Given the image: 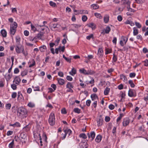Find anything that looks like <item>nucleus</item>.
Wrapping results in <instances>:
<instances>
[{"instance_id": "nucleus-1", "label": "nucleus", "mask_w": 148, "mask_h": 148, "mask_svg": "<svg viewBox=\"0 0 148 148\" xmlns=\"http://www.w3.org/2000/svg\"><path fill=\"white\" fill-rule=\"evenodd\" d=\"M27 112V110L22 107L18 108L17 110V115L18 116L22 117L23 116L26 115Z\"/></svg>"}, {"instance_id": "nucleus-2", "label": "nucleus", "mask_w": 148, "mask_h": 148, "mask_svg": "<svg viewBox=\"0 0 148 148\" xmlns=\"http://www.w3.org/2000/svg\"><path fill=\"white\" fill-rule=\"evenodd\" d=\"M49 122L50 125L53 126L55 123V118L54 114L53 113H51L50 114L49 119Z\"/></svg>"}, {"instance_id": "nucleus-3", "label": "nucleus", "mask_w": 148, "mask_h": 148, "mask_svg": "<svg viewBox=\"0 0 148 148\" xmlns=\"http://www.w3.org/2000/svg\"><path fill=\"white\" fill-rule=\"evenodd\" d=\"M23 48L24 47L22 45L20 46H19L18 45H16L15 48V51L16 53L18 54L22 53V51L23 50Z\"/></svg>"}, {"instance_id": "nucleus-4", "label": "nucleus", "mask_w": 148, "mask_h": 148, "mask_svg": "<svg viewBox=\"0 0 148 148\" xmlns=\"http://www.w3.org/2000/svg\"><path fill=\"white\" fill-rule=\"evenodd\" d=\"M128 95L130 97L136 96V93L135 90L132 89H130L128 91Z\"/></svg>"}, {"instance_id": "nucleus-5", "label": "nucleus", "mask_w": 148, "mask_h": 148, "mask_svg": "<svg viewBox=\"0 0 148 148\" xmlns=\"http://www.w3.org/2000/svg\"><path fill=\"white\" fill-rule=\"evenodd\" d=\"M121 3L122 5H127V6H130L131 2L129 0H121Z\"/></svg>"}, {"instance_id": "nucleus-6", "label": "nucleus", "mask_w": 148, "mask_h": 148, "mask_svg": "<svg viewBox=\"0 0 148 148\" xmlns=\"http://www.w3.org/2000/svg\"><path fill=\"white\" fill-rule=\"evenodd\" d=\"M21 81V79L20 77L18 76H17L14 78L13 82L15 84L18 85L20 83Z\"/></svg>"}, {"instance_id": "nucleus-7", "label": "nucleus", "mask_w": 148, "mask_h": 148, "mask_svg": "<svg viewBox=\"0 0 148 148\" xmlns=\"http://www.w3.org/2000/svg\"><path fill=\"white\" fill-rule=\"evenodd\" d=\"M87 135L89 138H90V137L91 138V141H92L95 137V134L94 132L92 131L90 132V134L89 133H88Z\"/></svg>"}, {"instance_id": "nucleus-8", "label": "nucleus", "mask_w": 148, "mask_h": 148, "mask_svg": "<svg viewBox=\"0 0 148 148\" xmlns=\"http://www.w3.org/2000/svg\"><path fill=\"white\" fill-rule=\"evenodd\" d=\"M103 119L101 117H99L97 119V125L98 126L101 125L103 124Z\"/></svg>"}, {"instance_id": "nucleus-9", "label": "nucleus", "mask_w": 148, "mask_h": 148, "mask_svg": "<svg viewBox=\"0 0 148 148\" xmlns=\"http://www.w3.org/2000/svg\"><path fill=\"white\" fill-rule=\"evenodd\" d=\"M130 122V120L128 118L124 119L123 122V126H126L128 125Z\"/></svg>"}, {"instance_id": "nucleus-10", "label": "nucleus", "mask_w": 148, "mask_h": 148, "mask_svg": "<svg viewBox=\"0 0 148 148\" xmlns=\"http://www.w3.org/2000/svg\"><path fill=\"white\" fill-rule=\"evenodd\" d=\"M20 136L22 139H23L24 140L22 143H25L26 142V135L25 133H21L20 134Z\"/></svg>"}, {"instance_id": "nucleus-11", "label": "nucleus", "mask_w": 148, "mask_h": 148, "mask_svg": "<svg viewBox=\"0 0 148 148\" xmlns=\"http://www.w3.org/2000/svg\"><path fill=\"white\" fill-rule=\"evenodd\" d=\"M90 97L92 101H95L96 100V101H97L98 100V97L95 94H92Z\"/></svg>"}, {"instance_id": "nucleus-12", "label": "nucleus", "mask_w": 148, "mask_h": 148, "mask_svg": "<svg viewBox=\"0 0 148 148\" xmlns=\"http://www.w3.org/2000/svg\"><path fill=\"white\" fill-rule=\"evenodd\" d=\"M64 133L67 135L68 136H69L72 133V131L68 129H66L64 130Z\"/></svg>"}, {"instance_id": "nucleus-13", "label": "nucleus", "mask_w": 148, "mask_h": 148, "mask_svg": "<svg viewBox=\"0 0 148 148\" xmlns=\"http://www.w3.org/2000/svg\"><path fill=\"white\" fill-rule=\"evenodd\" d=\"M76 70L74 68H73L71 71H70L69 73L72 76H74L76 73Z\"/></svg>"}, {"instance_id": "nucleus-14", "label": "nucleus", "mask_w": 148, "mask_h": 148, "mask_svg": "<svg viewBox=\"0 0 148 148\" xmlns=\"http://www.w3.org/2000/svg\"><path fill=\"white\" fill-rule=\"evenodd\" d=\"M102 137L100 135H98L95 138V141L98 143H99L101 140Z\"/></svg>"}, {"instance_id": "nucleus-15", "label": "nucleus", "mask_w": 148, "mask_h": 148, "mask_svg": "<svg viewBox=\"0 0 148 148\" xmlns=\"http://www.w3.org/2000/svg\"><path fill=\"white\" fill-rule=\"evenodd\" d=\"M47 47L45 45H42L39 47V50L41 52H43L45 51Z\"/></svg>"}, {"instance_id": "nucleus-16", "label": "nucleus", "mask_w": 148, "mask_h": 148, "mask_svg": "<svg viewBox=\"0 0 148 148\" xmlns=\"http://www.w3.org/2000/svg\"><path fill=\"white\" fill-rule=\"evenodd\" d=\"M58 84L60 85H62L64 83V81L63 79L61 78L57 79Z\"/></svg>"}, {"instance_id": "nucleus-17", "label": "nucleus", "mask_w": 148, "mask_h": 148, "mask_svg": "<svg viewBox=\"0 0 148 148\" xmlns=\"http://www.w3.org/2000/svg\"><path fill=\"white\" fill-rule=\"evenodd\" d=\"M12 75L9 73H7L5 76V78L7 81L9 80L12 77Z\"/></svg>"}, {"instance_id": "nucleus-18", "label": "nucleus", "mask_w": 148, "mask_h": 148, "mask_svg": "<svg viewBox=\"0 0 148 148\" xmlns=\"http://www.w3.org/2000/svg\"><path fill=\"white\" fill-rule=\"evenodd\" d=\"M17 26V23L16 22H14L13 23L11 24L10 26V28L16 29Z\"/></svg>"}, {"instance_id": "nucleus-19", "label": "nucleus", "mask_w": 148, "mask_h": 148, "mask_svg": "<svg viewBox=\"0 0 148 148\" xmlns=\"http://www.w3.org/2000/svg\"><path fill=\"white\" fill-rule=\"evenodd\" d=\"M10 126H13L14 127H20V123L18 122H16L14 124H11L10 125Z\"/></svg>"}, {"instance_id": "nucleus-20", "label": "nucleus", "mask_w": 148, "mask_h": 148, "mask_svg": "<svg viewBox=\"0 0 148 148\" xmlns=\"http://www.w3.org/2000/svg\"><path fill=\"white\" fill-rule=\"evenodd\" d=\"M1 33L2 36L4 37H5L7 36V32L5 29H3L1 31Z\"/></svg>"}, {"instance_id": "nucleus-21", "label": "nucleus", "mask_w": 148, "mask_h": 148, "mask_svg": "<svg viewBox=\"0 0 148 148\" xmlns=\"http://www.w3.org/2000/svg\"><path fill=\"white\" fill-rule=\"evenodd\" d=\"M117 60V56H116L115 53L113 54V57L112 58V63L113 64H114V62H116Z\"/></svg>"}, {"instance_id": "nucleus-22", "label": "nucleus", "mask_w": 148, "mask_h": 148, "mask_svg": "<svg viewBox=\"0 0 148 148\" xmlns=\"http://www.w3.org/2000/svg\"><path fill=\"white\" fill-rule=\"evenodd\" d=\"M110 91V89L108 87H106L104 91V94L105 95H107Z\"/></svg>"}, {"instance_id": "nucleus-23", "label": "nucleus", "mask_w": 148, "mask_h": 148, "mask_svg": "<svg viewBox=\"0 0 148 148\" xmlns=\"http://www.w3.org/2000/svg\"><path fill=\"white\" fill-rule=\"evenodd\" d=\"M91 6V8H92L94 10L97 9L99 8V6L96 4H93Z\"/></svg>"}, {"instance_id": "nucleus-24", "label": "nucleus", "mask_w": 148, "mask_h": 148, "mask_svg": "<svg viewBox=\"0 0 148 148\" xmlns=\"http://www.w3.org/2000/svg\"><path fill=\"white\" fill-rule=\"evenodd\" d=\"M109 20V16L108 15H106L104 16V21L105 23H107L108 22Z\"/></svg>"}, {"instance_id": "nucleus-25", "label": "nucleus", "mask_w": 148, "mask_h": 148, "mask_svg": "<svg viewBox=\"0 0 148 148\" xmlns=\"http://www.w3.org/2000/svg\"><path fill=\"white\" fill-rule=\"evenodd\" d=\"M66 87L68 88H73V86L71 83L69 82L66 84Z\"/></svg>"}, {"instance_id": "nucleus-26", "label": "nucleus", "mask_w": 148, "mask_h": 148, "mask_svg": "<svg viewBox=\"0 0 148 148\" xmlns=\"http://www.w3.org/2000/svg\"><path fill=\"white\" fill-rule=\"evenodd\" d=\"M120 77L121 79L122 80L123 82H125L127 80V77L125 75H121Z\"/></svg>"}, {"instance_id": "nucleus-27", "label": "nucleus", "mask_w": 148, "mask_h": 148, "mask_svg": "<svg viewBox=\"0 0 148 148\" xmlns=\"http://www.w3.org/2000/svg\"><path fill=\"white\" fill-rule=\"evenodd\" d=\"M89 27L92 28V29L93 30L95 29L96 28L95 26L93 23H90L88 24Z\"/></svg>"}, {"instance_id": "nucleus-28", "label": "nucleus", "mask_w": 148, "mask_h": 148, "mask_svg": "<svg viewBox=\"0 0 148 148\" xmlns=\"http://www.w3.org/2000/svg\"><path fill=\"white\" fill-rule=\"evenodd\" d=\"M133 29V35L134 36L136 35L138 33V30L135 27H134Z\"/></svg>"}, {"instance_id": "nucleus-29", "label": "nucleus", "mask_w": 148, "mask_h": 148, "mask_svg": "<svg viewBox=\"0 0 148 148\" xmlns=\"http://www.w3.org/2000/svg\"><path fill=\"white\" fill-rule=\"evenodd\" d=\"M16 29H12V28H10V33L11 34H12L13 35L15 34L16 32Z\"/></svg>"}, {"instance_id": "nucleus-30", "label": "nucleus", "mask_w": 148, "mask_h": 148, "mask_svg": "<svg viewBox=\"0 0 148 148\" xmlns=\"http://www.w3.org/2000/svg\"><path fill=\"white\" fill-rule=\"evenodd\" d=\"M103 52V51L102 49L99 48L98 52V54L100 56H101L102 55Z\"/></svg>"}, {"instance_id": "nucleus-31", "label": "nucleus", "mask_w": 148, "mask_h": 148, "mask_svg": "<svg viewBox=\"0 0 148 148\" xmlns=\"http://www.w3.org/2000/svg\"><path fill=\"white\" fill-rule=\"evenodd\" d=\"M79 71L81 73H83L85 75H87V71L85 69H80Z\"/></svg>"}, {"instance_id": "nucleus-32", "label": "nucleus", "mask_w": 148, "mask_h": 148, "mask_svg": "<svg viewBox=\"0 0 148 148\" xmlns=\"http://www.w3.org/2000/svg\"><path fill=\"white\" fill-rule=\"evenodd\" d=\"M111 30L109 26H107L105 29V32L106 34H108Z\"/></svg>"}, {"instance_id": "nucleus-33", "label": "nucleus", "mask_w": 148, "mask_h": 148, "mask_svg": "<svg viewBox=\"0 0 148 148\" xmlns=\"http://www.w3.org/2000/svg\"><path fill=\"white\" fill-rule=\"evenodd\" d=\"M94 15L97 18H99L100 19L102 18V16H101V15L99 13H94Z\"/></svg>"}, {"instance_id": "nucleus-34", "label": "nucleus", "mask_w": 148, "mask_h": 148, "mask_svg": "<svg viewBox=\"0 0 148 148\" xmlns=\"http://www.w3.org/2000/svg\"><path fill=\"white\" fill-rule=\"evenodd\" d=\"M128 83L132 88H134L135 87V85L132 80H129Z\"/></svg>"}, {"instance_id": "nucleus-35", "label": "nucleus", "mask_w": 148, "mask_h": 148, "mask_svg": "<svg viewBox=\"0 0 148 148\" xmlns=\"http://www.w3.org/2000/svg\"><path fill=\"white\" fill-rule=\"evenodd\" d=\"M87 75H92L94 74L95 73L94 71L91 70H88V71H87Z\"/></svg>"}, {"instance_id": "nucleus-36", "label": "nucleus", "mask_w": 148, "mask_h": 148, "mask_svg": "<svg viewBox=\"0 0 148 148\" xmlns=\"http://www.w3.org/2000/svg\"><path fill=\"white\" fill-rule=\"evenodd\" d=\"M79 136L80 138H82L84 139H86L87 138V136L85 134L82 133L79 135Z\"/></svg>"}, {"instance_id": "nucleus-37", "label": "nucleus", "mask_w": 148, "mask_h": 148, "mask_svg": "<svg viewBox=\"0 0 148 148\" xmlns=\"http://www.w3.org/2000/svg\"><path fill=\"white\" fill-rule=\"evenodd\" d=\"M44 34L40 32L37 34V38L40 39H41L42 36Z\"/></svg>"}, {"instance_id": "nucleus-38", "label": "nucleus", "mask_w": 148, "mask_h": 148, "mask_svg": "<svg viewBox=\"0 0 148 148\" xmlns=\"http://www.w3.org/2000/svg\"><path fill=\"white\" fill-rule=\"evenodd\" d=\"M27 73V70H25L21 72V75L22 77L26 75Z\"/></svg>"}, {"instance_id": "nucleus-39", "label": "nucleus", "mask_w": 148, "mask_h": 148, "mask_svg": "<svg viewBox=\"0 0 148 148\" xmlns=\"http://www.w3.org/2000/svg\"><path fill=\"white\" fill-rule=\"evenodd\" d=\"M49 4L51 6L53 7H55L57 6L56 3L52 1H50L49 2Z\"/></svg>"}, {"instance_id": "nucleus-40", "label": "nucleus", "mask_w": 148, "mask_h": 148, "mask_svg": "<svg viewBox=\"0 0 148 148\" xmlns=\"http://www.w3.org/2000/svg\"><path fill=\"white\" fill-rule=\"evenodd\" d=\"M27 106L30 108H33L34 107L35 105L34 103L31 102H30L28 103Z\"/></svg>"}, {"instance_id": "nucleus-41", "label": "nucleus", "mask_w": 148, "mask_h": 148, "mask_svg": "<svg viewBox=\"0 0 148 148\" xmlns=\"http://www.w3.org/2000/svg\"><path fill=\"white\" fill-rule=\"evenodd\" d=\"M23 129L24 131L27 132L29 130L30 127H29L28 125H27L24 127Z\"/></svg>"}, {"instance_id": "nucleus-42", "label": "nucleus", "mask_w": 148, "mask_h": 148, "mask_svg": "<svg viewBox=\"0 0 148 148\" xmlns=\"http://www.w3.org/2000/svg\"><path fill=\"white\" fill-rule=\"evenodd\" d=\"M14 141L13 140L10 143L9 145V147L10 148H13V146L14 145Z\"/></svg>"}, {"instance_id": "nucleus-43", "label": "nucleus", "mask_w": 148, "mask_h": 148, "mask_svg": "<svg viewBox=\"0 0 148 148\" xmlns=\"http://www.w3.org/2000/svg\"><path fill=\"white\" fill-rule=\"evenodd\" d=\"M31 30L33 31L34 32H35L36 30V29L35 27L32 24L31 25Z\"/></svg>"}, {"instance_id": "nucleus-44", "label": "nucleus", "mask_w": 148, "mask_h": 148, "mask_svg": "<svg viewBox=\"0 0 148 148\" xmlns=\"http://www.w3.org/2000/svg\"><path fill=\"white\" fill-rule=\"evenodd\" d=\"M59 25L58 23L56 24H53L52 25V26L51 27V28H53V29H55L56 28H59V27L58 26H57ZM59 26L60 27V25H59Z\"/></svg>"}, {"instance_id": "nucleus-45", "label": "nucleus", "mask_w": 148, "mask_h": 148, "mask_svg": "<svg viewBox=\"0 0 148 148\" xmlns=\"http://www.w3.org/2000/svg\"><path fill=\"white\" fill-rule=\"evenodd\" d=\"M11 107V104L10 103L7 104L6 105V108L7 110H10Z\"/></svg>"}, {"instance_id": "nucleus-46", "label": "nucleus", "mask_w": 148, "mask_h": 148, "mask_svg": "<svg viewBox=\"0 0 148 148\" xmlns=\"http://www.w3.org/2000/svg\"><path fill=\"white\" fill-rule=\"evenodd\" d=\"M74 111L75 113H79L80 112V110L78 108H75L74 109Z\"/></svg>"}, {"instance_id": "nucleus-47", "label": "nucleus", "mask_w": 148, "mask_h": 148, "mask_svg": "<svg viewBox=\"0 0 148 148\" xmlns=\"http://www.w3.org/2000/svg\"><path fill=\"white\" fill-rule=\"evenodd\" d=\"M130 6H127V8L128 9V10L130 12H134V9H133L132 8H130Z\"/></svg>"}, {"instance_id": "nucleus-48", "label": "nucleus", "mask_w": 148, "mask_h": 148, "mask_svg": "<svg viewBox=\"0 0 148 148\" xmlns=\"http://www.w3.org/2000/svg\"><path fill=\"white\" fill-rule=\"evenodd\" d=\"M87 17L85 15H84L82 17V20L84 22L86 21L87 20Z\"/></svg>"}, {"instance_id": "nucleus-49", "label": "nucleus", "mask_w": 148, "mask_h": 148, "mask_svg": "<svg viewBox=\"0 0 148 148\" xmlns=\"http://www.w3.org/2000/svg\"><path fill=\"white\" fill-rule=\"evenodd\" d=\"M135 24L136 25L138 28H140L141 27V24L138 22H135Z\"/></svg>"}, {"instance_id": "nucleus-50", "label": "nucleus", "mask_w": 148, "mask_h": 148, "mask_svg": "<svg viewBox=\"0 0 148 148\" xmlns=\"http://www.w3.org/2000/svg\"><path fill=\"white\" fill-rule=\"evenodd\" d=\"M136 73H130V74L129 76L131 78L134 77L136 76Z\"/></svg>"}, {"instance_id": "nucleus-51", "label": "nucleus", "mask_w": 148, "mask_h": 148, "mask_svg": "<svg viewBox=\"0 0 148 148\" xmlns=\"http://www.w3.org/2000/svg\"><path fill=\"white\" fill-rule=\"evenodd\" d=\"M11 87L14 90H16L17 88L15 84H11Z\"/></svg>"}, {"instance_id": "nucleus-52", "label": "nucleus", "mask_w": 148, "mask_h": 148, "mask_svg": "<svg viewBox=\"0 0 148 148\" xmlns=\"http://www.w3.org/2000/svg\"><path fill=\"white\" fill-rule=\"evenodd\" d=\"M93 34H91L86 37V39L88 40H90L91 38H93Z\"/></svg>"}, {"instance_id": "nucleus-53", "label": "nucleus", "mask_w": 148, "mask_h": 148, "mask_svg": "<svg viewBox=\"0 0 148 148\" xmlns=\"http://www.w3.org/2000/svg\"><path fill=\"white\" fill-rule=\"evenodd\" d=\"M121 118H120L119 117H118V118H117L116 119V122L117 124H118V125H119V124L121 123Z\"/></svg>"}, {"instance_id": "nucleus-54", "label": "nucleus", "mask_w": 148, "mask_h": 148, "mask_svg": "<svg viewBox=\"0 0 148 148\" xmlns=\"http://www.w3.org/2000/svg\"><path fill=\"white\" fill-rule=\"evenodd\" d=\"M91 101L90 100H88L86 102V104L88 106H89Z\"/></svg>"}, {"instance_id": "nucleus-55", "label": "nucleus", "mask_w": 148, "mask_h": 148, "mask_svg": "<svg viewBox=\"0 0 148 148\" xmlns=\"http://www.w3.org/2000/svg\"><path fill=\"white\" fill-rule=\"evenodd\" d=\"M66 79L70 81H71L73 80L72 77L71 76L69 75L67 76Z\"/></svg>"}, {"instance_id": "nucleus-56", "label": "nucleus", "mask_w": 148, "mask_h": 148, "mask_svg": "<svg viewBox=\"0 0 148 148\" xmlns=\"http://www.w3.org/2000/svg\"><path fill=\"white\" fill-rule=\"evenodd\" d=\"M17 96V93L16 92H13L12 95V97L13 98H15Z\"/></svg>"}, {"instance_id": "nucleus-57", "label": "nucleus", "mask_w": 148, "mask_h": 148, "mask_svg": "<svg viewBox=\"0 0 148 148\" xmlns=\"http://www.w3.org/2000/svg\"><path fill=\"white\" fill-rule=\"evenodd\" d=\"M19 72V70L18 68H16L14 70V74H17Z\"/></svg>"}, {"instance_id": "nucleus-58", "label": "nucleus", "mask_w": 148, "mask_h": 148, "mask_svg": "<svg viewBox=\"0 0 148 148\" xmlns=\"http://www.w3.org/2000/svg\"><path fill=\"white\" fill-rule=\"evenodd\" d=\"M16 43L18 44L20 42V38L19 37H16Z\"/></svg>"}, {"instance_id": "nucleus-59", "label": "nucleus", "mask_w": 148, "mask_h": 148, "mask_svg": "<svg viewBox=\"0 0 148 148\" xmlns=\"http://www.w3.org/2000/svg\"><path fill=\"white\" fill-rule=\"evenodd\" d=\"M33 88H34V90L35 91H40L39 87L38 86H37L35 87L33 86Z\"/></svg>"}, {"instance_id": "nucleus-60", "label": "nucleus", "mask_w": 148, "mask_h": 148, "mask_svg": "<svg viewBox=\"0 0 148 148\" xmlns=\"http://www.w3.org/2000/svg\"><path fill=\"white\" fill-rule=\"evenodd\" d=\"M114 105L112 104H110L109 106V108L111 110H112L114 108Z\"/></svg>"}, {"instance_id": "nucleus-61", "label": "nucleus", "mask_w": 148, "mask_h": 148, "mask_svg": "<svg viewBox=\"0 0 148 148\" xmlns=\"http://www.w3.org/2000/svg\"><path fill=\"white\" fill-rule=\"evenodd\" d=\"M61 46H59L58 48L55 49V53L58 54V51L60 49Z\"/></svg>"}, {"instance_id": "nucleus-62", "label": "nucleus", "mask_w": 148, "mask_h": 148, "mask_svg": "<svg viewBox=\"0 0 148 148\" xmlns=\"http://www.w3.org/2000/svg\"><path fill=\"white\" fill-rule=\"evenodd\" d=\"M58 75L60 77H63L64 76V74L62 72H59L58 73Z\"/></svg>"}, {"instance_id": "nucleus-63", "label": "nucleus", "mask_w": 148, "mask_h": 148, "mask_svg": "<svg viewBox=\"0 0 148 148\" xmlns=\"http://www.w3.org/2000/svg\"><path fill=\"white\" fill-rule=\"evenodd\" d=\"M13 132L12 131H9L7 133V135L8 136H10L13 134Z\"/></svg>"}, {"instance_id": "nucleus-64", "label": "nucleus", "mask_w": 148, "mask_h": 148, "mask_svg": "<svg viewBox=\"0 0 148 148\" xmlns=\"http://www.w3.org/2000/svg\"><path fill=\"white\" fill-rule=\"evenodd\" d=\"M25 35L26 36H28L29 34V32L27 30H25L24 32Z\"/></svg>"}]
</instances>
